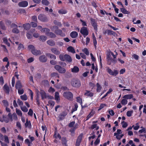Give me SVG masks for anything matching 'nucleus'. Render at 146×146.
I'll return each instance as SVG.
<instances>
[{"mask_svg": "<svg viewBox=\"0 0 146 146\" xmlns=\"http://www.w3.org/2000/svg\"><path fill=\"white\" fill-rule=\"evenodd\" d=\"M71 70L73 73H78L79 71V68L77 66H74L73 68H71Z\"/></svg>", "mask_w": 146, "mask_h": 146, "instance_id": "obj_17", "label": "nucleus"}, {"mask_svg": "<svg viewBox=\"0 0 146 146\" xmlns=\"http://www.w3.org/2000/svg\"><path fill=\"white\" fill-rule=\"evenodd\" d=\"M50 50L52 53L56 55H58L60 54V51L55 48H52Z\"/></svg>", "mask_w": 146, "mask_h": 146, "instance_id": "obj_10", "label": "nucleus"}, {"mask_svg": "<svg viewBox=\"0 0 146 146\" xmlns=\"http://www.w3.org/2000/svg\"><path fill=\"white\" fill-rule=\"evenodd\" d=\"M58 13L60 14H65L67 13V11L66 10L61 9L58 11Z\"/></svg>", "mask_w": 146, "mask_h": 146, "instance_id": "obj_32", "label": "nucleus"}, {"mask_svg": "<svg viewBox=\"0 0 146 146\" xmlns=\"http://www.w3.org/2000/svg\"><path fill=\"white\" fill-rule=\"evenodd\" d=\"M121 124L122 125V127L123 128L126 127L128 125L127 122L124 121L121 122Z\"/></svg>", "mask_w": 146, "mask_h": 146, "instance_id": "obj_42", "label": "nucleus"}, {"mask_svg": "<svg viewBox=\"0 0 146 146\" xmlns=\"http://www.w3.org/2000/svg\"><path fill=\"white\" fill-rule=\"evenodd\" d=\"M80 32L83 35L84 37L88 34V32L87 28L85 27H83L81 28Z\"/></svg>", "mask_w": 146, "mask_h": 146, "instance_id": "obj_6", "label": "nucleus"}, {"mask_svg": "<svg viewBox=\"0 0 146 146\" xmlns=\"http://www.w3.org/2000/svg\"><path fill=\"white\" fill-rule=\"evenodd\" d=\"M50 63L52 65H55L57 63V62L54 60H52L50 62Z\"/></svg>", "mask_w": 146, "mask_h": 146, "instance_id": "obj_64", "label": "nucleus"}, {"mask_svg": "<svg viewBox=\"0 0 146 146\" xmlns=\"http://www.w3.org/2000/svg\"><path fill=\"white\" fill-rule=\"evenodd\" d=\"M132 56L136 60H138L139 59V56L136 54H133V55Z\"/></svg>", "mask_w": 146, "mask_h": 146, "instance_id": "obj_60", "label": "nucleus"}, {"mask_svg": "<svg viewBox=\"0 0 146 146\" xmlns=\"http://www.w3.org/2000/svg\"><path fill=\"white\" fill-rule=\"evenodd\" d=\"M54 23L55 25L61 26V24L60 22H58L56 20H55L54 21Z\"/></svg>", "mask_w": 146, "mask_h": 146, "instance_id": "obj_53", "label": "nucleus"}, {"mask_svg": "<svg viewBox=\"0 0 146 146\" xmlns=\"http://www.w3.org/2000/svg\"><path fill=\"white\" fill-rule=\"evenodd\" d=\"M4 141L7 143H9L8 138L6 135L4 136Z\"/></svg>", "mask_w": 146, "mask_h": 146, "instance_id": "obj_50", "label": "nucleus"}, {"mask_svg": "<svg viewBox=\"0 0 146 146\" xmlns=\"http://www.w3.org/2000/svg\"><path fill=\"white\" fill-rule=\"evenodd\" d=\"M54 32L56 34L59 35L62 37L64 36H65V34L62 33V31L60 29H58L55 30L54 31Z\"/></svg>", "mask_w": 146, "mask_h": 146, "instance_id": "obj_12", "label": "nucleus"}, {"mask_svg": "<svg viewBox=\"0 0 146 146\" xmlns=\"http://www.w3.org/2000/svg\"><path fill=\"white\" fill-rule=\"evenodd\" d=\"M127 101L125 99H123L121 101V104L123 105H125L127 104Z\"/></svg>", "mask_w": 146, "mask_h": 146, "instance_id": "obj_45", "label": "nucleus"}, {"mask_svg": "<svg viewBox=\"0 0 146 146\" xmlns=\"http://www.w3.org/2000/svg\"><path fill=\"white\" fill-rule=\"evenodd\" d=\"M82 50L86 55H89V52L87 48H84Z\"/></svg>", "mask_w": 146, "mask_h": 146, "instance_id": "obj_39", "label": "nucleus"}, {"mask_svg": "<svg viewBox=\"0 0 146 146\" xmlns=\"http://www.w3.org/2000/svg\"><path fill=\"white\" fill-rule=\"evenodd\" d=\"M16 113L18 115L21 116H22V113L21 111L20 110L16 109Z\"/></svg>", "mask_w": 146, "mask_h": 146, "instance_id": "obj_46", "label": "nucleus"}, {"mask_svg": "<svg viewBox=\"0 0 146 146\" xmlns=\"http://www.w3.org/2000/svg\"><path fill=\"white\" fill-rule=\"evenodd\" d=\"M46 55L51 59H53L54 60H55L56 58V56L54 54L50 53H47L46 54Z\"/></svg>", "mask_w": 146, "mask_h": 146, "instance_id": "obj_21", "label": "nucleus"}, {"mask_svg": "<svg viewBox=\"0 0 146 146\" xmlns=\"http://www.w3.org/2000/svg\"><path fill=\"white\" fill-rule=\"evenodd\" d=\"M40 94L42 100L47 98L46 94L44 91L41 90L40 91Z\"/></svg>", "mask_w": 146, "mask_h": 146, "instance_id": "obj_16", "label": "nucleus"}, {"mask_svg": "<svg viewBox=\"0 0 146 146\" xmlns=\"http://www.w3.org/2000/svg\"><path fill=\"white\" fill-rule=\"evenodd\" d=\"M70 83L71 86L74 88H78L81 85L80 81L77 78H74L72 80Z\"/></svg>", "mask_w": 146, "mask_h": 146, "instance_id": "obj_2", "label": "nucleus"}, {"mask_svg": "<svg viewBox=\"0 0 146 146\" xmlns=\"http://www.w3.org/2000/svg\"><path fill=\"white\" fill-rule=\"evenodd\" d=\"M62 144L64 145L65 146H67L66 145L67 141L66 138L64 137H62Z\"/></svg>", "mask_w": 146, "mask_h": 146, "instance_id": "obj_35", "label": "nucleus"}, {"mask_svg": "<svg viewBox=\"0 0 146 146\" xmlns=\"http://www.w3.org/2000/svg\"><path fill=\"white\" fill-rule=\"evenodd\" d=\"M21 99L23 100H26L27 99V97L26 94H24L20 96Z\"/></svg>", "mask_w": 146, "mask_h": 146, "instance_id": "obj_36", "label": "nucleus"}, {"mask_svg": "<svg viewBox=\"0 0 146 146\" xmlns=\"http://www.w3.org/2000/svg\"><path fill=\"white\" fill-rule=\"evenodd\" d=\"M63 96L68 100H71L73 97L72 93L70 92H64L63 94Z\"/></svg>", "mask_w": 146, "mask_h": 146, "instance_id": "obj_5", "label": "nucleus"}, {"mask_svg": "<svg viewBox=\"0 0 146 146\" xmlns=\"http://www.w3.org/2000/svg\"><path fill=\"white\" fill-rule=\"evenodd\" d=\"M77 101L80 103L81 104H82V99L79 97H78L77 98Z\"/></svg>", "mask_w": 146, "mask_h": 146, "instance_id": "obj_59", "label": "nucleus"}, {"mask_svg": "<svg viewBox=\"0 0 146 146\" xmlns=\"http://www.w3.org/2000/svg\"><path fill=\"white\" fill-rule=\"evenodd\" d=\"M17 102L19 105L20 106H23V103L22 101H21L19 99H18L17 100Z\"/></svg>", "mask_w": 146, "mask_h": 146, "instance_id": "obj_56", "label": "nucleus"}, {"mask_svg": "<svg viewBox=\"0 0 146 146\" xmlns=\"http://www.w3.org/2000/svg\"><path fill=\"white\" fill-rule=\"evenodd\" d=\"M0 27L3 30H5L6 29L5 26L1 21L0 22Z\"/></svg>", "mask_w": 146, "mask_h": 146, "instance_id": "obj_37", "label": "nucleus"}, {"mask_svg": "<svg viewBox=\"0 0 146 146\" xmlns=\"http://www.w3.org/2000/svg\"><path fill=\"white\" fill-rule=\"evenodd\" d=\"M70 36L73 38H75L78 35V34L76 32L73 31L70 34Z\"/></svg>", "mask_w": 146, "mask_h": 146, "instance_id": "obj_18", "label": "nucleus"}, {"mask_svg": "<svg viewBox=\"0 0 146 146\" xmlns=\"http://www.w3.org/2000/svg\"><path fill=\"white\" fill-rule=\"evenodd\" d=\"M38 19L42 22H46L47 21L46 16L45 15L42 14H40L38 16Z\"/></svg>", "mask_w": 146, "mask_h": 146, "instance_id": "obj_7", "label": "nucleus"}, {"mask_svg": "<svg viewBox=\"0 0 146 146\" xmlns=\"http://www.w3.org/2000/svg\"><path fill=\"white\" fill-rule=\"evenodd\" d=\"M107 33L108 35H114L115 34V33L110 30H106V31L105 33Z\"/></svg>", "mask_w": 146, "mask_h": 146, "instance_id": "obj_23", "label": "nucleus"}, {"mask_svg": "<svg viewBox=\"0 0 146 146\" xmlns=\"http://www.w3.org/2000/svg\"><path fill=\"white\" fill-rule=\"evenodd\" d=\"M39 39L40 41L43 42L45 41V40H46L47 37L44 36H40Z\"/></svg>", "mask_w": 146, "mask_h": 146, "instance_id": "obj_28", "label": "nucleus"}, {"mask_svg": "<svg viewBox=\"0 0 146 146\" xmlns=\"http://www.w3.org/2000/svg\"><path fill=\"white\" fill-rule=\"evenodd\" d=\"M60 59L62 61H66L69 62H71L72 61V59L71 56L68 54H65L64 55L60 54L59 56Z\"/></svg>", "mask_w": 146, "mask_h": 146, "instance_id": "obj_1", "label": "nucleus"}, {"mask_svg": "<svg viewBox=\"0 0 146 146\" xmlns=\"http://www.w3.org/2000/svg\"><path fill=\"white\" fill-rule=\"evenodd\" d=\"M68 50L70 52L73 53H75V50L74 48L72 46H70L68 47L67 48Z\"/></svg>", "mask_w": 146, "mask_h": 146, "instance_id": "obj_20", "label": "nucleus"}, {"mask_svg": "<svg viewBox=\"0 0 146 146\" xmlns=\"http://www.w3.org/2000/svg\"><path fill=\"white\" fill-rule=\"evenodd\" d=\"M133 112V110L127 111L126 113L127 116L128 117H130L131 115Z\"/></svg>", "mask_w": 146, "mask_h": 146, "instance_id": "obj_44", "label": "nucleus"}, {"mask_svg": "<svg viewBox=\"0 0 146 146\" xmlns=\"http://www.w3.org/2000/svg\"><path fill=\"white\" fill-rule=\"evenodd\" d=\"M68 114L66 111H64L62 112L59 115V118L60 120H62L64 118V117Z\"/></svg>", "mask_w": 146, "mask_h": 146, "instance_id": "obj_9", "label": "nucleus"}, {"mask_svg": "<svg viewBox=\"0 0 146 146\" xmlns=\"http://www.w3.org/2000/svg\"><path fill=\"white\" fill-rule=\"evenodd\" d=\"M47 35L51 38H55L56 36L52 32H48Z\"/></svg>", "mask_w": 146, "mask_h": 146, "instance_id": "obj_24", "label": "nucleus"}, {"mask_svg": "<svg viewBox=\"0 0 146 146\" xmlns=\"http://www.w3.org/2000/svg\"><path fill=\"white\" fill-rule=\"evenodd\" d=\"M33 112L32 110L31 109H29V111L28 113V114L29 115L32 116L33 115Z\"/></svg>", "mask_w": 146, "mask_h": 146, "instance_id": "obj_61", "label": "nucleus"}, {"mask_svg": "<svg viewBox=\"0 0 146 146\" xmlns=\"http://www.w3.org/2000/svg\"><path fill=\"white\" fill-rule=\"evenodd\" d=\"M39 59L40 62H45L47 60V58L45 55H42L39 56Z\"/></svg>", "mask_w": 146, "mask_h": 146, "instance_id": "obj_8", "label": "nucleus"}, {"mask_svg": "<svg viewBox=\"0 0 146 146\" xmlns=\"http://www.w3.org/2000/svg\"><path fill=\"white\" fill-rule=\"evenodd\" d=\"M15 87L17 89H21L22 87L21 82L19 80H18L16 82Z\"/></svg>", "mask_w": 146, "mask_h": 146, "instance_id": "obj_13", "label": "nucleus"}, {"mask_svg": "<svg viewBox=\"0 0 146 146\" xmlns=\"http://www.w3.org/2000/svg\"><path fill=\"white\" fill-rule=\"evenodd\" d=\"M42 3L44 5H48L49 4V2L47 0H42Z\"/></svg>", "mask_w": 146, "mask_h": 146, "instance_id": "obj_31", "label": "nucleus"}, {"mask_svg": "<svg viewBox=\"0 0 146 146\" xmlns=\"http://www.w3.org/2000/svg\"><path fill=\"white\" fill-rule=\"evenodd\" d=\"M21 109L24 112H26L28 111V109L25 106H24V107L21 106Z\"/></svg>", "mask_w": 146, "mask_h": 146, "instance_id": "obj_38", "label": "nucleus"}, {"mask_svg": "<svg viewBox=\"0 0 146 146\" xmlns=\"http://www.w3.org/2000/svg\"><path fill=\"white\" fill-rule=\"evenodd\" d=\"M3 90L7 94H9V88L7 84H5L3 87Z\"/></svg>", "mask_w": 146, "mask_h": 146, "instance_id": "obj_14", "label": "nucleus"}, {"mask_svg": "<svg viewBox=\"0 0 146 146\" xmlns=\"http://www.w3.org/2000/svg\"><path fill=\"white\" fill-rule=\"evenodd\" d=\"M18 5L19 6L22 7H27L28 5V3L26 1H22L19 2Z\"/></svg>", "mask_w": 146, "mask_h": 146, "instance_id": "obj_11", "label": "nucleus"}, {"mask_svg": "<svg viewBox=\"0 0 146 146\" xmlns=\"http://www.w3.org/2000/svg\"><path fill=\"white\" fill-rule=\"evenodd\" d=\"M96 85L97 86V90L98 92H100L102 88V87L98 83H97Z\"/></svg>", "mask_w": 146, "mask_h": 146, "instance_id": "obj_47", "label": "nucleus"}, {"mask_svg": "<svg viewBox=\"0 0 146 146\" xmlns=\"http://www.w3.org/2000/svg\"><path fill=\"white\" fill-rule=\"evenodd\" d=\"M120 10L124 14H129L130 13L129 12L124 8H121Z\"/></svg>", "mask_w": 146, "mask_h": 146, "instance_id": "obj_26", "label": "nucleus"}, {"mask_svg": "<svg viewBox=\"0 0 146 146\" xmlns=\"http://www.w3.org/2000/svg\"><path fill=\"white\" fill-rule=\"evenodd\" d=\"M133 95L132 94L126 95H125L123 97V98H126L127 99H130L133 97Z\"/></svg>", "mask_w": 146, "mask_h": 146, "instance_id": "obj_27", "label": "nucleus"}, {"mask_svg": "<svg viewBox=\"0 0 146 146\" xmlns=\"http://www.w3.org/2000/svg\"><path fill=\"white\" fill-rule=\"evenodd\" d=\"M48 104L50 105L51 106L53 107L55 104V102L53 101L50 100L48 101Z\"/></svg>", "mask_w": 146, "mask_h": 146, "instance_id": "obj_54", "label": "nucleus"}, {"mask_svg": "<svg viewBox=\"0 0 146 146\" xmlns=\"http://www.w3.org/2000/svg\"><path fill=\"white\" fill-rule=\"evenodd\" d=\"M18 93L20 95L24 93V90L23 89H18Z\"/></svg>", "mask_w": 146, "mask_h": 146, "instance_id": "obj_48", "label": "nucleus"}, {"mask_svg": "<svg viewBox=\"0 0 146 146\" xmlns=\"http://www.w3.org/2000/svg\"><path fill=\"white\" fill-rule=\"evenodd\" d=\"M24 47L23 45L22 44H20L19 45V46L18 47V49L19 50H22L23 49Z\"/></svg>", "mask_w": 146, "mask_h": 146, "instance_id": "obj_62", "label": "nucleus"}, {"mask_svg": "<svg viewBox=\"0 0 146 146\" xmlns=\"http://www.w3.org/2000/svg\"><path fill=\"white\" fill-rule=\"evenodd\" d=\"M55 98L56 100H58L60 99L59 93L58 92H56L55 93Z\"/></svg>", "mask_w": 146, "mask_h": 146, "instance_id": "obj_33", "label": "nucleus"}, {"mask_svg": "<svg viewBox=\"0 0 146 146\" xmlns=\"http://www.w3.org/2000/svg\"><path fill=\"white\" fill-rule=\"evenodd\" d=\"M16 125L20 129H21V123L19 122H17Z\"/></svg>", "mask_w": 146, "mask_h": 146, "instance_id": "obj_63", "label": "nucleus"}, {"mask_svg": "<svg viewBox=\"0 0 146 146\" xmlns=\"http://www.w3.org/2000/svg\"><path fill=\"white\" fill-rule=\"evenodd\" d=\"M2 102L5 106L7 107L8 106L9 104L7 100H3L2 101Z\"/></svg>", "mask_w": 146, "mask_h": 146, "instance_id": "obj_43", "label": "nucleus"}, {"mask_svg": "<svg viewBox=\"0 0 146 146\" xmlns=\"http://www.w3.org/2000/svg\"><path fill=\"white\" fill-rule=\"evenodd\" d=\"M1 10L2 13L3 14L7 15L9 14V11L5 9H1Z\"/></svg>", "mask_w": 146, "mask_h": 146, "instance_id": "obj_29", "label": "nucleus"}, {"mask_svg": "<svg viewBox=\"0 0 146 146\" xmlns=\"http://www.w3.org/2000/svg\"><path fill=\"white\" fill-rule=\"evenodd\" d=\"M107 72L111 75H113V72L110 68H108L107 69Z\"/></svg>", "mask_w": 146, "mask_h": 146, "instance_id": "obj_55", "label": "nucleus"}, {"mask_svg": "<svg viewBox=\"0 0 146 146\" xmlns=\"http://www.w3.org/2000/svg\"><path fill=\"white\" fill-rule=\"evenodd\" d=\"M28 48L31 50L32 54L34 55H38L41 54L40 51L36 49L34 46L33 45H30L28 46Z\"/></svg>", "mask_w": 146, "mask_h": 146, "instance_id": "obj_3", "label": "nucleus"}, {"mask_svg": "<svg viewBox=\"0 0 146 146\" xmlns=\"http://www.w3.org/2000/svg\"><path fill=\"white\" fill-rule=\"evenodd\" d=\"M35 77L37 79H39L41 78V75L40 74L37 73L35 75Z\"/></svg>", "mask_w": 146, "mask_h": 146, "instance_id": "obj_51", "label": "nucleus"}, {"mask_svg": "<svg viewBox=\"0 0 146 146\" xmlns=\"http://www.w3.org/2000/svg\"><path fill=\"white\" fill-rule=\"evenodd\" d=\"M12 31L13 33H18L19 32V30L17 28H13Z\"/></svg>", "mask_w": 146, "mask_h": 146, "instance_id": "obj_49", "label": "nucleus"}, {"mask_svg": "<svg viewBox=\"0 0 146 146\" xmlns=\"http://www.w3.org/2000/svg\"><path fill=\"white\" fill-rule=\"evenodd\" d=\"M25 126L26 127H28V128L31 129V125L30 121L26 122L25 124Z\"/></svg>", "mask_w": 146, "mask_h": 146, "instance_id": "obj_25", "label": "nucleus"}, {"mask_svg": "<svg viewBox=\"0 0 146 146\" xmlns=\"http://www.w3.org/2000/svg\"><path fill=\"white\" fill-rule=\"evenodd\" d=\"M50 76L51 77H56L58 78H59L58 74L56 72H53L52 73L50 74Z\"/></svg>", "mask_w": 146, "mask_h": 146, "instance_id": "obj_30", "label": "nucleus"}, {"mask_svg": "<svg viewBox=\"0 0 146 146\" xmlns=\"http://www.w3.org/2000/svg\"><path fill=\"white\" fill-rule=\"evenodd\" d=\"M83 135L82 134H80L78 137L77 141H81L82 139Z\"/></svg>", "mask_w": 146, "mask_h": 146, "instance_id": "obj_57", "label": "nucleus"}, {"mask_svg": "<svg viewBox=\"0 0 146 146\" xmlns=\"http://www.w3.org/2000/svg\"><path fill=\"white\" fill-rule=\"evenodd\" d=\"M47 44L50 46H53L55 45V42L52 40H49L47 41Z\"/></svg>", "mask_w": 146, "mask_h": 146, "instance_id": "obj_22", "label": "nucleus"}, {"mask_svg": "<svg viewBox=\"0 0 146 146\" xmlns=\"http://www.w3.org/2000/svg\"><path fill=\"white\" fill-rule=\"evenodd\" d=\"M117 133H114V135L116 136L117 135H119V134L121 133V129H118L117 130Z\"/></svg>", "mask_w": 146, "mask_h": 146, "instance_id": "obj_52", "label": "nucleus"}, {"mask_svg": "<svg viewBox=\"0 0 146 146\" xmlns=\"http://www.w3.org/2000/svg\"><path fill=\"white\" fill-rule=\"evenodd\" d=\"M54 68L59 73L61 74H64L66 72V70L64 68H62L59 65H55L54 66Z\"/></svg>", "mask_w": 146, "mask_h": 146, "instance_id": "obj_4", "label": "nucleus"}, {"mask_svg": "<svg viewBox=\"0 0 146 146\" xmlns=\"http://www.w3.org/2000/svg\"><path fill=\"white\" fill-rule=\"evenodd\" d=\"M32 20L33 21L37 22V17L36 16H33L32 17Z\"/></svg>", "mask_w": 146, "mask_h": 146, "instance_id": "obj_58", "label": "nucleus"}, {"mask_svg": "<svg viewBox=\"0 0 146 146\" xmlns=\"http://www.w3.org/2000/svg\"><path fill=\"white\" fill-rule=\"evenodd\" d=\"M76 129L75 128H72L70 130V131L71 133V135L72 136H74V131Z\"/></svg>", "mask_w": 146, "mask_h": 146, "instance_id": "obj_41", "label": "nucleus"}, {"mask_svg": "<svg viewBox=\"0 0 146 146\" xmlns=\"http://www.w3.org/2000/svg\"><path fill=\"white\" fill-rule=\"evenodd\" d=\"M37 22H31L30 23V25H31V26L33 27H35L37 26Z\"/></svg>", "mask_w": 146, "mask_h": 146, "instance_id": "obj_40", "label": "nucleus"}, {"mask_svg": "<svg viewBox=\"0 0 146 146\" xmlns=\"http://www.w3.org/2000/svg\"><path fill=\"white\" fill-rule=\"evenodd\" d=\"M85 95L86 96L92 97L93 96V93L90 92L89 91H87L85 93Z\"/></svg>", "mask_w": 146, "mask_h": 146, "instance_id": "obj_34", "label": "nucleus"}, {"mask_svg": "<svg viewBox=\"0 0 146 146\" xmlns=\"http://www.w3.org/2000/svg\"><path fill=\"white\" fill-rule=\"evenodd\" d=\"M23 27L25 29L28 30L30 29L31 25L30 24L28 23L23 24Z\"/></svg>", "mask_w": 146, "mask_h": 146, "instance_id": "obj_19", "label": "nucleus"}, {"mask_svg": "<svg viewBox=\"0 0 146 146\" xmlns=\"http://www.w3.org/2000/svg\"><path fill=\"white\" fill-rule=\"evenodd\" d=\"M90 20L92 25L94 27V29L97 30V24L95 21V20L92 18H91Z\"/></svg>", "mask_w": 146, "mask_h": 146, "instance_id": "obj_15", "label": "nucleus"}]
</instances>
